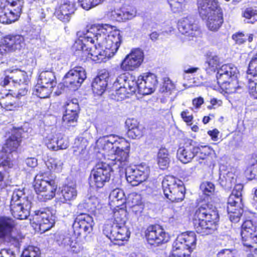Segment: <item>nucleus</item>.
I'll list each match as a JSON object with an SVG mask.
<instances>
[{
    "instance_id": "412c9836",
    "label": "nucleus",
    "mask_w": 257,
    "mask_h": 257,
    "mask_svg": "<svg viewBox=\"0 0 257 257\" xmlns=\"http://www.w3.org/2000/svg\"><path fill=\"white\" fill-rule=\"evenodd\" d=\"M146 237L151 245H158L167 241L166 233L159 225L149 226L145 232Z\"/></svg>"
},
{
    "instance_id": "423d86ee",
    "label": "nucleus",
    "mask_w": 257,
    "mask_h": 257,
    "mask_svg": "<svg viewBox=\"0 0 257 257\" xmlns=\"http://www.w3.org/2000/svg\"><path fill=\"white\" fill-rule=\"evenodd\" d=\"M196 235L193 231L178 235L172 245L170 257H190V253L196 245Z\"/></svg>"
},
{
    "instance_id": "1a4fd4ad",
    "label": "nucleus",
    "mask_w": 257,
    "mask_h": 257,
    "mask_svg": "<svg viewBox=\"0 0 257 257\" xmlns=\"http://www.w3.org/2000/svg\"><path fill=\"white\" fill-rule=\"evenodd\" d=\"M242 188L243 186L241 184L235 185L232 193L228 198L227 211L230 221L235 223L239 221L243 212Z\"/></svg>"
},
{
    "instance_id": "6ab92c4d",
    "label": "nucleus",
    "mask_w": 257,
    "mask_h": 257,
    "mask_svg": "<svg viewBox=\"0 0 257 257\" xmlns=\"http://www.w3.org/2000/svg\"><path fill=\"white\" fill-rule=\"evenodd\" d=\"M36 228H38L40 231L45 232L49 230L55 223V216L50 211L38 210L33 218Z\"/></svg>"
},
{
    "instance_id": "b1692460",
    "label": "nucleus",
    "mask_w": 257,
    "mask_h": 257,
    "mask_svg": "<svg viewBox=\"0 0 257 257\" xmlns=\"http://www.w3.org/2000/svg\"><path fill=\"white\" fill-rule=\"evenodd\" d=\"M109 79V73L105 70H101L92 83V90L98 95H102L106 90Z\"/></svg>"
},
{
    "instance_id": "e433bc0d",
    "label": "nucleus",
    "mask_w": 257,
    "mask_h": 257,
    "mask_svg": "<svg viewBox=\"0 0 257 257\" xmlns=\"http://www.w3.org/2000/svg\"><path fill=\"white\" fill-rule=\"evenodd\" d=\"M53 89L46 85L40 84L38 82L33 90V94L41 98H45L49 96L52 93Z\"/></svg>"
},
{
    "instance_id": "0e129e2a",
    "label": "nucleus",
    "mask_w": 257,
    "mask_h": 257,
    "mask_svg": "<svg viewBox=\"0 0 257 257\" xmlns=\"http://www.w3.org/2000/svg\"><path fill=\"white\" fill-rule=\"evenodd\" d=\"M243 37L244 35L242 33H238L233 34L232 36V38L236 42V43L241 44L245 41V39Z\"/></svg>"
},
{
    "instance_id": "c756f323",
    "label": "nucleus",
    "mask_w": 257,
    "mask_h": 257,
    "mask_svg": "<svg viewBox=\"0 0 257 257\" xmlns=\"http://www.w3.org/2000/svg\"><path fill=\"white\" fill-rule=\"evenodd\" d=\"M2 3L1 7L4 8V10L0 13V23L3 24H10L15 22L20 17V15L15 11H10L6 6H2Z\"/></svg>"
},
{
    "instance_id": "052dcab7",
    "label": "nucleus",
    "mask_w": 257,
    "mask_h": 257,
    "mask_svg": "<svg viewBox=\"0 0 257 257\" xmlns=\"http://www.w3.org/2000/svg\"><path fill=\"white\" fill-rule=\"evenodd\" d=\"M216 257H237V255L235 250L224 249L217 253Z\"/></svg>"
},
{
    "instance_id": "4d7b16f0",
    "label": "nucleus",
    "mask_w": 257,
    "mask_h": 257,
    "mask_svg": "<svg viewBox=\"0 0 257 257\" xmlns=\"http://www.w3.org/2000/svg\"><path fill=\"white\" fill-rule=\"evenodd\" d=\"M140 199L141 196L140 195L133 193L128 195L126 201H127V203L130 206H134L139 205L140 203Z\"/></svg>"
},
{
    "instance_id": "5fc2aeb1",
    "label": "nucleus",
    "mask_w": 257,
    "mask_h": 257,
    "mask_svg": "<svg viewBox=\"0 0 257 257\" xmlns=\"http://www.w3.org/2000/svg\"><path fill=\"white\" fill-rule=\"evenodd\" d=\"M247 73L252 75L253 77L257 76V53L253 56L249 63Z\"/></svg>"
},
{
    "instance_id": "f3484780",
    "label": "nucleus",
    "mask_w": 257,
    "mask_h": 257,
    "mask_svg": "<svg viewBox=\"0 0 257 257\" xmlns=\"http://www.w3.org/2000/svg\"><path fill=\"white\" fill-rule=\"evenodd\" d=\"M94 222L93 218L88 214L80 213L75 219L72 227L74 232L77 235L91 233L93 228Z\"/></svg>"
},
{
    "instance_id": "f8f14e48",
    "label": "nucleus",
    "mask_w": 257,
    "mask_h": 257,
    "mask_svg": "<svg viewBox=\"0 0 257 257\" xmlns=\"http://www.w3.org/2000/svg\"><path fill=\"white\" fill-rule=\"evenodd\" d=\"M25 45V39L20 35H9L2 40L0 45V63H5L3 57L8 52L20 51Z\"/></svg>"
},
{
    "instance_id": "864d4df0",
    "label": "nucleus",
    "mask_w": 257,
    "mask_h": 257,
    "mask_svg": "<svg viewBox=\"0 0 257 257\" xmlns=\"http://www.w3.org/2000/svg\"><path fill=\"white\" fill-rule=\"evenodd\" d=\"M81 7L86 10L102 3L104 0H78Z\"/></svg>"
},
{
    "instance_id": "0eeeda50",
    "label": "nucleus",
    "mask_w": 257,
    "mask_h": 257,
    "mask_svg": "<svg viewBox=\"0 0 257 257\" xmlns=\"http://www.w3.org/2000/svg\"><path fill=\"white\" fill-rule=\"evenodd\" d=\"M11 212L14 217L18 219H25L30 215L31 203L25 197L23 190H15L12 195Z\"/></svg>"
},
{
    "instance_id": "58836bf2",
    "label": "nucleus",
    "mask_w": 257,
    "mask_h": 257,
    "mask_svg": "<svg viewBox=\"0 0 257 257\" xmlns=\"http://www.w3.org/2000/svg\"><path fill=\"white\" fill-rule=\"evenodd\" d=\"M5 6L10 11H15L16 13L21 14L24 5V0H4Z\"/></svg>"
},
{
    "instance_id": "37998d69",
    "label": "nucleus",
    "mask_w": 257,
    "mask_h": 257,
    "mask_svg": "<svg viewBox=\"0 0 257 257\" xmlns=\"http://www.w3.org/2000/svg\"><path fill=\"white\" fill-rule=\"evenodd\" d=\"M199 151L195 154V160L200 165H205L208 158L209 150L206 146L198 147Z\"/></svg>"
},
{
    "instance_id": "4be33fe9",
    "label": "nucleus",
    "mask_w": 257,
    "mask_h": 257,
    "mask_svg": "<svg viewBox=\"0 0 257 257\" xmlns=\"http://www.w3.org/2000/svg\"><path fill=\"white\" fill-rule=\"evenodd\" d=\"M179 31L188 37H196L199 35V30L194 18L188 16L181 19L178 23Z\"/></svg>"
},
{
    "instance_id": "5701e85b",
    "label": "nucleus",
    "mask_w": 257,
    "mask_h": 257,
    "mask_svg": "<svg viewBox=\"0 0 257 257\" xmlns=\"http://www.w3.org/2000/svg\"><path fill=\"white\" fill-rule=\"evenodd\" d=\"M238 71L236 67L232 64L223 65L217 72L216 77L219 85L227 82L231 79L237 77Z\"/></svg>"
},
{
    "instance_id": "f03ea898",
    "label": "nucleus",
    "mask_w": 257,
    "mask_h": 257,
    "mask_svg": "<svg viewBox=\"0 0 257 257\" xmlns=\"http://www.w3.org/2000/svg\"><path fill=\"white\" fill-rule=\"evenodd\" d=\"M158 84L157 76L153 73L144 74L138 77L137 80L133 78L126 79L124 75L119 76L113 83L114 95L117 100H122L128 97L137 91L142 95L153 93Z\"/></svg>"
},
{
    "instance_id": "cd10ccee",
    "label": "nucleus",
    "mask_w": 257,
    "mask_h": 257,
    "mask_svg": "<svg viewBox=\"0 0 257 257\" xmlns=\"http://www.w3.org/2000/svg\"><path fill=\"white\" fill-rule=\"evenodd\" d=\"M76 8L72 4L62 2L59 7L56 10L55 15L60 21L68 23L70 19L72 14L74 13Z\"/></svg>"
},
{
    "instance_id": "680f3d73",
    "label": "nucleus",
    "mask_w": 257,
    "mask_h": 257,
    "mask_svg": "<svg viewBox=\"0 0 257 257\" xmlns=\"http://www.w3.org/2000/svg\"><path fill=\"white\" fill-rule=\"evenodd\" d=\"M158 164L160 169L164 170L167 168L170 163V158H162L157 157Z\"/></svg>"
},
{
    "instance_id": "39448f33",
    "label": "nucleus",
    "mask_w": 257,
    "mask_h": 257,
    "mask_svg": "<svg viewBox=\"0 0 257 257\" xmlns=\"http://www.w3.org/2000/svg\"><path fill=\"white\" fill-rule=\"evenodd\" d=\"M200 17L206 20V25L212 31H216L223 22V16L217 0H198Z\"/></svg>"
},
{
    "instance_id": "e2e57ef3",
    "label": "nucleus",
    "mask_w": 257,
    "mask_h": 257,
    "mask_svg": "<svg viewBox=\"0 0 257 257\" xmlns=\"http://www.w3.org/2000/svg\"><path fill=\"white\" fill-rule=\"evenodd\" d=\"M22 87L19 89L18 90L16 96L18 98L24 96L26 95L28 92V84H22Z\"/></svg>"
},
{
    "instance_id": "dca6fc26",
    "label": "nucleus",
    "mask_w": 257,
    "mask_h": 257,
    "mask_svg": "<svg viewBox=\"0 0 257 257\" xmlns=\"http://www.w3.org/2000/svg\"><path fill=\"white\" fill-rule=\"evenodd\" d=\"M149 173V170L146 166L128 167L125 169L126 180L134 186H137L146 181L148 178Z\"/></svg>"
},
{
    "instance_id": "2f4dec72",
    "label": "nucleus",
    "mask_w": 257,
    "mask_h": 257,
    "mask_svg": "<svg viewBox=\"0 0 257 257\" xmlns=\"http://www.w3.org/2000/svg\"><path fill=\"white\" fill-rule=\"evenodd\" d=\"M236 175L233 170L228 171L226 173L221 174L219 178L220 185L226 189L232 188L236 181Z\"/></svg>"
},
{
    "instance_id": "a19ab883",
    "label": "nucleus",
    "mask_w": 257,
    "mask_h": 257,
    "mask_svg": "<svg viewBox=\"0 0 257 257\" xmlns=\"http://www.w3.org/2000/svg\"><path fill=\"white\" fill-rule=\"evenodd\" d=\"M143 134V127L139 125L137 121H134V126H130L127 135L133 139L140 138Z\"/></svg>"
},
{
    "instance_id": "13d9d810",
    "label": "nucleus",
    "mask_w": 257,
    "mask_h": 257,
    "mask_svg": "<svg viewBox=\"0 0 257 257\" xmlns=\"http://www.w3.org/2000/svg\"><path fill=\"white\" fill-rule=\"evenodd\" d=\"M172 10L176 12L182 9L186 0H168Z\"/></svg>"
},
{
    "instance_id": "774afa93",
    "label": "nucleus",
    "mask_w": 257,
    "mask_h": 257,
    "mask_svg": "<svg viewBox=\"0 0 257 257\" xmlns=\"http://www.w3.org/2000/svg\"><path fill=\"white\" fill-rule=\"evenodd\" d=\"M250 176L249 179H257V161L255 164H253L251 169L249 170Z\"/></svg>"
},
{
    "instance_id": "20e7f679",
    "label": "nucleus",
    "mask_w": 257,
    "mask_h": 257,
    "mask_svg": "<svg viewBox=\"0 0 257 257\" xmlns=\"http://www.w3.org/2000/svg\"><path fill=\"white\" fill-rule=\"evenodd\" d=\"M99 141L103 145L104 150L114 152V156L112 157L111 165L117 166L118 168H123L128 157L129 144L124 140L118 141L114 136L104 137L100 139Z\"/></svg>"
},
{
    "instance_id": "69168bd1",
    "label": "nucleus",
    "mask_w": 257,
    "mask_h": 257,
    "mask_svg": "<svg viewBox=\"0 0 257 257\" xmlns=\"http://www.w3.org/2000/svg\"><path fill=\"white\" fill-rule=\"evenodd\" d=\"M71 250L75 253H78L83 249V247L79 243L74 241L73 240L72 242L71 243V245L69 246Z\"/></svg>"
},
{
    "instance_id": "a18cd8bd",
    "label": "nucleus",
    "mask_w": 257,
    "mask_h": 257,
    "mask_svg": "<svg viewBox=\"0 0 257 257\" xmlns=\"http://www.w3.org/2000/svg\"><path fill=\"white\" fill-rule=\"evenodd\" d=\"M206 63L208 65L207 68L215 71L216 69L218 70L219 69L218 67L220 64V60L217 56L209 55L207 58Z\"/></svg>"
},
{
    "instance_id": "473e14b6",
    "label": "nucleus",
    "mask_w": 257,
    "mask_h": 257,
    "mask_svg": "<svg viewBox=\"0 0 257 257\" xmlns=\"http://www.w3.org/2000/svg\"><path fill=\"white\" fill-rule=\"evenodd\" d=\"M0 105L7 110L12 111L18 107L15 98L11 94H7L0 98Z\"/></svg>"
},
{
    "instance_id": "4468645a",
    "label": "nucleus",
    "mask_w": 257,
    "mask_h": 257,
    "mask_svg": "<svg viewBox=\"0 0 257 257\" xmlns=\"http://www.w3.org/2000/svg\"><path fill=\"white\" fill-rule=\"evenodd\" d=\"M86 78L85 70L81 66H75L70 69L63 78L64 85L67 87L77 89Z\"/></svg>"
},
{
    "instance_id": "2eb2a0df",
    "label": "nucleus",
    "mask_w": 257,
    "mask_h": 257,
    "mask_svg": "<svg viewBox=\"0 0 257 257\" xmlns=\"http://www.w3.org/2000/svg\"><path fill=\"white\" fill-rule=\"evenodd\" d=\"M241 235L243 244L254 250L257 249V226L248 220L242 225Z\"/></svg>"
},
{
    "instance_id": "a878e982",
    "label": "nucleus",
    "mask_w": 257,
    "mask_h": 257,
    "mask_svg": "<svg viewBox=\"0 0 257 257\" xmlns=\"http://www.w3.org/2000/svg\"><path fill=\"white\" fill-rule=\"evenodd\" d=\"M88 142L82 137L75 139L72 147L73 155L80 160H86L88 158V151L87 147Z\"/></svg>"
},
{
    "instance_id": "aec40b11",
    "label": "nucleus",
    "mask_w": 257,
    "mask_h": 257,
    "mask_svg": "<svg viewBox=\"0 0 257 257\" xmlns=\"http://www.w3.org/2000/svg\"><path fill=\"white\" fill-rule=\"evenodd\" d=\"M143 59V51L135 49L125 57L121 63V68L124 71L133 70L141 64Z\"/></svg>"
},
{
    "instance_id": "4c0bfd02",
    "label": "nucleus",
    "mask_w": 257,
    "mask_h": 257,
    "mask_svg": "<svg viewBox=\"0 0 257 257\" xmlns=\"http://www.w3.org/2000/svg\"><path fill=\"white\" fill-rule=\"evenodd\" d=\"M126 210L121 208L115 211L113 215L114 221L111 225L125 226L126 221Z\"/></svg>"
},
{
    "instance_id": "8fccbe9b",
    "label": "nucleus",
    "mask_w": 257,
    "mask_h": 257,
    "mask_svg": "<svg viewBox=\"0 0 257 257\" xmlns=\"http://www.w3.org/2000/svg\"><path fill=\"white\" fill-rule=\"evenodd\" d=\"M71 236L69 233L60 234L57 238V241L59 245L69 247L73 241Z\"/></svg>"
},
{
    "instance_id": "49530a36",
    "label": "nucleus",
    "mask_w": 257,
    "mask_h": 257,
    "mask_svg": "<svg viewBox=\"0 0 257 257\" xmlns=\"http://www.w3.org/2000/svg\"><path fill=\"white\" fill-rule=\"evenodd\" d=\"M39 248L34 246H29L22 253V257H40Z\"/></svg>"
},
{
    "instance_id": "6e6552de",
    "label": "nucleus",
    "mask_w": 257,
    "mask_h": 257,
    "mask_svg": "<svg viewBox=\"0 0 257 257\" xmlns=\"http://www.w3.org/2000/svg\"><path fill=\"white\" fill-rule=\"evenodd\" d=\"M162 187L165 197L171 201L178 202L184 199L185 187L180 180L173 176H167L162 181Z\"/></svg>"
},
{
    "instance_id": "7c9ffc66",
    "label": "nucleus",
    "mask_w": 257,
    "mask_h": 257,
    "mask_svg": "<svg viewBox=\"0 0 257 257\" xmlns=\"http://www.w3.org/2000/svg\"><path fill=\"white\" fill-rule=\"evenodd\" d=\"M38 82L40 84L46 85L53 88L57 84L56 79L54 73L51 71H44L39 75Z\"/></svg>"
},
{
    "instance_id": "09e8293b",
    "label": "nucleus",
    "mask_w": 257,
    "mask_h": 257,
    "mask_svg": "<svg viewBox=\"0 0 257 257\" xmlns=\"http://www.w3.org/2000/svg\"><path fill=\"white\" fill-rule=\"evenodd\" d=\"M47 165L50 170L59 172L62 169L63 163L59 159L51 158L47 162Z\"/></svg>"
},
{
    "instance_id": "f704fd0d",
    "label": "nucleus",
    "mask_w": 257,
    "mask_h": 257,
    "mask_svg": "<svg viewBox=\"0 0 257 257\" xmlns=\"http://www.w3.org/2000/svg\"><path fill=\"white\" fill-rule=\"evenodd\" d=\"M109 199L116 206L121 205L126 202L123 191L118 188H116L110 192Z\"/></svg>"
},
{
    "instance_id": "338daca9",
    "label": "nucleus",
    "mask_w": 257,
    "mask_h": 257,
    "mask_svg": "<svg viewBox=\"0 0 257 257\" xmlns=\"http://www.w3.org/2000/svg\"><path fill=\"white\" fill-rule=\"evenodd\" d=\"M0 257H16L11 249H3L0 251Z\"/></svg>"
},
{
    "instance_id": "f257e3e1",
    "label": "nucleus",
    "mask_w": 257,
    "mask_h": 257,
    "mask_svg": "<svg viewBox=\"0 0 257 257\" xmlns=\"http://www.w3.org/2000/svg\"><path fill=\"white\" fill-rule=\"evenodd\" d=\"M77 35L82 39L74 44V54L83 61L90 57L100 63L106 57H110V54L114 55L121 42L119 32H108L103 26L92 27L85 33L78 32Z\"/></svg>"
},
{
    "instance_id": "c9c22d12",
    "label": "nucleus",
    "mask_w": 257,
    "mask_h": 257,
    "mask_svg": "<svg viewBox=\"0 0 257 257\" xmlns=\"http://www.w3.org/2000/svg\"><path fill=\"white\" fill-rule=\"evenodd\" d=\"M63 198H60V201L65 203L67 201L74 199L77 196V191L75 187L66 186L61 191Z\"/></svg>"
},
{
    "instance_id": "393cba45",
    "label": "nucleus",
    "mask_w": 257,
    "mask_h": 257,
    "mask_svg": "<svg viewBox=\"0 0 257 257\" xmlns=\"http://www.w3.org/2000/svg\"><path fill=\"white\" fill-rule=\"evenodd\" d=\"M137 9L130 6L123 7L111 12L113 18L118 22L132 20L137 16Z\"/></svg>"
},
{
    "instance_id": "bb28decb",
    "label": "nucleus",
    "mask_w": 257,
    "mask_h": 257,
    "mask_svg": "<svg viewBox=\"0 0 257 257\" xmlns=\"http://www.w3.org/2000/svg\"><path fill=\"white\" fill-rule=\"evenodd\" d=\"M198 151V146H194L191 144L186 145L177 150V158L183 163H188L195 157Z\"/></svg>"
},
{
    "instance_id": "c03bdc74",
    "label": "nucleus",
    "mask_w": 257,
    "mask_h": 257,
    "mask_svg": "<svg viewBox=\"0 0 257 257\" xmlns=\"http://www.w3.org/2000/svg\"><path fill=\"white\" fill-rule=\"evenodd\" d=\"M242 16L248 20L247 23L252 24L257 17V9L252 7L247 8L242 12Z\"/></svg>"
},
{
    "instance_id": "c85d7f7f",
    "label": "nucleus",
    "mask_w": 257,
    "mask_h": 257,
    "mask_svg": "<svg viewBox=\"0 0 257 257\" xmlns=\"http://www.w3.org/2000/svg\"><path fill=\"white\" fill-rule=\"evenodd\" d=\"M21 142V132L20 130L15 131L12 135L7 140L3 150L11 154L17 150Z\"/></svg>"
},
{
    "instance_id": "6e6d98bb",
    "label": "nucleus",
    "mask_w": 257,
    "mask_h": 257,
    "mask_svg": "<svg viewBox=\"0 0 257 257\" xmlns=\"http://www.w3.org/2000/svg\"><path fill=\"white\" fill-rule=\"evenodd\" d=\"M200 188L203 193L207 196H210L214 191V184L209 182H203Z\"/></svg>"
},
{
    "instance_id": "bf43d9fd",
    "label": "nucleus",
    "mask_w": 257,
    "mask_h": 257,
    "mask_svg": "<svg viewBox=\"0 0 257 257\" xmlns=\"http://www.w3.org/2000/svg\"><path fill=\"white\" fill-rule=\"evenodd\" d=\"M12 82V77L11 70H7L4 72V76L0 79V84L3 86H6L10 83Z\"/></svg>"
},
{
    "instance_id": "ddd939ff",
    "label": "nucleus",
    "mask_w": 257,
    "mask_h": 257,
    "mask_svg": "<svg viewBox=\"0 0 257 257\" xmlns=\"http://www.w3.org/2000/svg\"><path fill=\"white\" fill-rule=\"evenodd\" d=\"M112 169L109 164L103 162L98 163L91 171L90 180L98 188L102 187L110 177Z\"/></svg>"
},
{
    "instance_id": "9d476101",
    "label": "nucleus",
    "mask_w": 257,
    "mask_h": 257,
    "mask_svg": "<svg viewBox=\"0 0 257 257\" xmlns=\"http://www.w3.org/2000/svg\"><path fill=\"white\" fill-rule=\"evenodd\" d=\"M16 222L9 217L0 216V239L12 244H17L22 239L20 233L15 231Z\"/></svg>"
},
{
    "instance_id": "a211bd4d",
    "label": "nucleus",
    "mask_w": 257,
    "mask_h": 257,
    "mask_svg": "<svg viewBox=\"0 0 257 257\" xmlns=\"http://www.w3.org/2000/svg\"><path fill=\"white\" fill-rule=\"evenodd\" d=\"M103 233L111 241L127 240L130 235V232L125 226L111 225L110 224L104 225Z\"/></svg>"
},
{
    "instance_id": "3c124183",
    "label": "nucleus",
    "mask_w": 257,
    "mask_h": 257,
    "mask_svg": "<svg viewBox=\"0 0 257 257\" xmlns=\"http://www.w3.org/2000/svg\"><path fill=\"white\" fill-rule=\"evenodd\" d=\"M78 113H67L63 116V121L68 126H74L77 122Z\"/></svg>"
},
{
    "instance_id": "7ed1b4c3",
    "label": "nucleus",
    "mask_w": 257,
    "mask_h": 257,
    "mask_svg": "<svg viewBox=\"0 0 257 257\" xmlns=\"http://www.w3.org/2000/svg\"><path fill=\"white\" fill-rule=\"evenodd\" d=\"M218 214L211 204H204L198 208L194 214L193 225L196 231L202 235L213 233L216 229Z\"/></svg>"
},
{
    "instance_id": "ea45409f",
    "label": "nucleus",
    "mask_w": 257,
    "mask_h": 257,
    "mask_svg": "<svg viewBox=\"0 0 257 257\" xmlns=\"http://www.w3.org/2000/svg\"><path fill=\"white\" fill-rule=\"evenodd\" d=\"M47 147L53 151L66 149L68 147V142L66 139L61 138L56 141H53V143L50 142L47 143Z\"/></svg>"
},
{
    "instance_id": "603ef678",
    "label": "nucleus",
    "mask_w": 257,
    "mask_h": 257,
    "mask_svg": "<svg viewBox=\"0 0 257 257\" xmlns=\"http://www.w3.org/2000/svg\"><path fill=\"white\" fill-rule=\"evenodd\" d=\"M247 87L250 94L257 99V79L255 77L248 78Z\"/></svg>"
},
{
    "instance_id": "de8ad7c7",
    "label": "nucleus",
    "mask_w": 257,
    "mask_h": 257,
    "mask_svg": "<svg viewBox=\"0 0 257 257\" xmlns=\"http://www.w3.org/2000/svg\"><path fill=\"white\" fill-rule=\"evenodd\" d=\"M65 112L67 113H78L79 107L78 101L77 99H72L67 102L65 105Z\"/></svg>"
},
{
    "instance_id": "72a5a7b5",
    "label": "nucleus",
    "mask_w": 257,
    "mask_h": 257,
    "mask_svg": "<svg viewBox=\"0 0 257 257\" xmlns=\"http://www.w3.org/2000/svg\"><path fill=\"white\" fill-rule=\"evenodd\" d=\"M12 82L19 85L28 84L29 79L25 71L19 69L11 70Z\"/></svg>"
},
{
    "instance_id": "79ce46f5",
    "label": "nucleus",
    "mask_w": 257,
    "mask_h": 257,
    "mask_svg": "<svg viewBox=\"0 0 257 257\" xmlns=\"http://www.w3.org/2000/svg\"><path fill=\"white\" fill-rule=\"evenodd\" d=\"M219 86L228 93H235L240 88L238 83L237 77L235 79H231L228 82H225L224 84Z\"/></svg>"
},
{
    "instance_id": "9b49d317",
    "label": "nucleus",
    "mask_w": 257,
    "mask_h": 257,
    "mask_svg": "<svg viewBox=\"0 0 257 257\" xmlns=\"http://www.w3.org/2000/svg\"><path fill=\"white\" fill-rule=\"evenodd\" d=\"M34 187L38 195V198L41 201L52 199L55 195L57 184L55 180L39 178L36 176Z\"/></svg>"
}]
</instances>
